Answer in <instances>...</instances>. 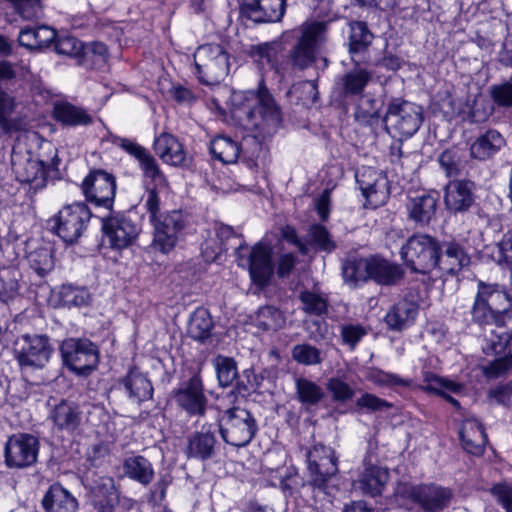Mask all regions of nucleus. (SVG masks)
<instances>
[{"label":"nucleus","mask_w":512,"mask_h":512,"mask_svg":"<svg viewBox=\"0 0 512 512\" xmlns=\"http://www.w3.org/2000/svg\"><path fill=\"white\" fill-rule=\"evenodd\" d=\"M244 101L236 112L246 116L247 124L254 132L252 138L246 139V142L256 141L261 151V143L271 139L280 127V110L265 88H260L257 93H247Z\"/></svg>","instance_id":"f257e3e1"},{"label":"nucleus","mask_w":512,"mask_h":512,"mask_svg":"<svg viewBox=\"0 0 512 512\" xmlns=\"http://www.w3.org/2000/svg\"><path fill=\"white\" fill-rule=\"evenodd\" d=\"M512 299L498 284L479 281L470 310L472 321L480 327L496 325L502 330L506 315L510 316Z\"/></svg>","instance_id":"f03ea898"},{"label":"nucleus","mask_w":512,"mask_h":512,"mask_svg":"<svg viewBox=\"0 0 512 512\" xmlns=\"http://www.w3.org/2000/svg\"><path fill=\"white\" fill-rule=\"evenodd\" d=\"M324 39V25L320 22L304 23L284 34L289 45L286 61L293 69L305 70L316 61L318 49Z\"/></svg>","instance_id":"7ed1b4c3"},{"label":"nucleus","mask_w":512,"mask_h":512,"mask_svg":"<svg viewBox=\"0 0 512 512\" xmlns=\"http://www.w3.org/2000/svg\"><path fill=\"white\" fill-rule=\"evenodd\" d=\"M54 152L50 164L43 158L33 154L20 139L14 144L11 152V169L16 179L21 183L30 184L34 189L43 188L46 184L48 168L58 163L56 150L49 144Z\"/></svg>","instance_id":"20e7f679"},{"label":"nucleus","mask_w":512,"mask_h":512,"mask_svg":"<svg viewBox=\"0 0 512 512\" xmlns=\"http://www.w3.org/2000/svg\"><path fill=\"white\" fill-rule=\"evenodd\" d=\"M441 242L428 234L411 236L400 254L405 264L417 273L437 272Z\"/></svg>","instance_id":"39448f33"},{"label":"nucleus","mask_w":512,"mask_h":512,"mask_svg":"<svg viewBox=\"0 0 512 512\" xmlns=\"http://www.w3.org/2000/svg\"><path fill=\"white\" fill-rule=\"evenodd\" d=\"M217 422V430L222 439L232 446H246L257 432L255 418L244 408L232 407L225 410L218 416Z\"/></svg>","instance_id":"423d86ee"},{"label":"nucleus","mask_w":512,"mask_h":512,"mask_svg":"<svg viewBox=\"0 0 512 512\" xmlns=\"http://www.w3.org/2000/svg\"><path fill=\"white\" fill-rule=\"evenodd\" d=\"M422 106L402 99H393L384 117L386 129L389 133L400 138L412 137L423 122Z\"/></svg>","instance_id":"0eeeda50"},{"label":"nucleus","mask_w":512,"mask_h":512,"mask_svg":"<svg viewBox=\"0 0 512 512\" xmlns=\"http://www.w3.org/2000/svg\"><path fill=\"white\" fill-rule=\"evenodd\" d=\"M196 74L207 85L217 84L229 73L228 53L219 44H205L194 53Z\"/></svg>","instance_id":"6e6552de"},{"label":"nucleus","mask_w":512,"mask_h":512,"mask_svg":"<svg viewBox=\"0 0 512 512\" xmlns=\"http://www.w3.org/2000/svg\"><path fill=\"white\" fill-rule=\"evenodd\" d=\"M53 347L44 335H22L15 343L14 353L22 373L43 369L49 362Z\"/></svg>","instance_id":"1a4fd4ad"},{"label":"nucleus","mask_w":512,"mask_h":512,"mask_svg":"<svg viewBox=\"0 0 512 512\" xmlns=\"http://www.w3.org/2000/svg\"><path fill=\"white\" fill-rule=\"evenodd\" d=\"M60 352L64 365L77 375H89L99 363L98 347L88 339H66Z\"/></svg>","instance_id":"9d476101"},{"label":"nucleus","mask_w":512,"mask_h":512,"mask_svg":"<svg viewBox=\"0 0 512 512\" xmlns=\"http://www.w3.org/2000/svg\"><path fill=\"white\" fill-rule=\"evenodd\" d=\"M307 469L310 485L325 492L327 482L338 472V458L335 451L321 443L315 444L306 452Z\"/></svg>","instance_id":"9b49d317"},{"label":"nucleus","mask_w":512,"mask_h":512,"mask_svg":"<svg viewBox=\"0 0 512 512\" xmlns=\"http://www.w3.org/2000/svg\"><path fill=\"white\" fill-rule=\"evenodd\" d=\"M91 211L84 202L64 206L54 217L56 234L66 243L75 242L87 228Z\"/></svg>","instance_id":"f8f14e48"},{"label":"nucleus","mask_w":512,"mask_h":512,"mask_svg":"<svg viewBox=\"0 0 512 512\" xmlns=\"http://www.w3.org/2000/svg\"><path fill=\"white\" fill-rule=\"evenodd\" d=\"M244 249L243 245L236 249L239 265L248 268L251 279L255 284L265 286L270 281L274 271L272 248L266 243L259 242L251 248L247 256L242 253Z\"/></svg>","instance_id":"ddd939ff"},{"label":"nucleus","mask_w":512,"mask_h":512,"mask_svg":"<svg viewBox=\"0 0 512 512\" xmlns=\"http://www.w3.org/2000/svg\"><path fill=\"white\" fill-rule=\"evenodd\" d=\"M444 202L452 213H462L475 208V224L479 227L489 224V217L475 205L474 184L470 181H451L445 187Z\"/></svg>","instance_id":"4468645a"},{"label":"nucleus","mask_w":512,"mask_h":512,"mask_svg":"<svg viewBox=\"0 0 512 512\" xmlns=\"http://www.w3.org/2000/svg\"><path fill=\"white\" fill-rule=\"evenodd\" d=\"M37 437L28 433L10 436L4 449L5 463L10 468H26L36 463L39 453Z\"/></svg>","instance_id":"2eb2a0df"},{"label":"nucleus","mask_w":512,"mask_h":512,"mask_svg":"<svg viewBox=\"0 0 512 512\" xmlns=\"http://www.w3.org/2000/svg\"><path fill=\"white\" fill-rule=\"evenodd\" d=\"M154 227L153 246L166 254L176 245L179 235L185 227V219L181 211L173 210L150 220Z\"/></svg>","instance_id":"dca6fc26"},{"label":"nucleus","mask_w":512,"mask_h":512,"mask_svg":"<svg viewBox=\"0 0 512 512\" xmlns=\"http://www.w3.org/2000/svg\"><path fill=\"white\" fill-rule=\"evenodd\" d=\"M86 199L97 206L112 208L116 194L115 177L103 170L91 171L82 182Z\"/></svg>","instance_id":"f3484780"},{"label":"nucleus","mask_w":512,"mask_h":512,"mask_svg":"<svg viewBox=\"0 0 512 512\" xmlns=\"http://www.w3.org/2000/svg\"><path fill=\"white\" fill-rule=\"evenodd\" d=\"M102 230L110 247L122 250L133 244L140 228L130 217L117 214L102 219Z\"/></svg>","instance_id":"a211bd4d"},{"label":"nucleus","mask_w":512,"mask_h":512,"mask_svg":"<svg viewBox=\"0 0 512 512\" xmlns=\"http://www.w3.org/2000/svg\"><path fill=\"white\" fill-rule=\"evenodd\" d=\"M355 178L369 206L377 208L387 202L390 191L385 174L371 167H362L357 170Z\"/></svg>","instance_id":"6ab92c4d"},{"label":"nucleus","mask_w":512,"mask_h":512,"mask_svg":"<svg viewBox=\"0 0 512 512\" xmlns=\"http://www.w3.org/2000/svg\"><path fill=\"white\" fill-rule=\"evenodd\" d=\"M287 0H239L242 16L256 22H278L286 10Z\"/></svg>","instance_id":"aec40b11"},{"label":"nucleus","mask_w":512,"mask_h":512,"mask_svg":"<svg viewBox=\"0 0 512 512\" xmlns=\"http://www.w3.org/2000/svg\"><path fill=\"white\" fill-rule=\"evenodd\" d=\"M216 423H204L199 431L187 438V457L205 461L212 458L216 450Z\"/></svg>","instance_id":"412c9836"},{"label":"nucleus","mask_w":512,"mask_h":512,"mask_svg":"<svg viewBox=\"0 0 512 512\" xmlns=\"http://www.w3.org/2000/svg\"><path fill=\"white\" fill-rule=\"evenodd\" d=\"M469 263L470 256L460 242L455 239L441 242L437 269L439 276L455 275Z\"/></svg>","instance_id":"4be33fe9"},{"label":"nucleus","mask_w":512,"mask_h":512,"mask_svg":"<svg viewBox=\"0 0 512 512\" xmlns=\"http://www.w3.org/2000/svg\"><path fill=\"white\" fill-rule=\"evenodd\" d=\"M363 464L364 470L359 479L355 481V488L371 497L381 495L389 480L388 469L375 465L371 455L364 458Z\"/></svg>","instance_id":"5701e85b"},{"label":"nucleus","mask_w":512,"mask_h":512,"mask_svg":"<svg viewBox=\"0 0 512 512\" xmlns=\"http://www.w3.org/2000/svg\"><path fill=\"white\" fill-rule=\"evenodd\" d=\"M178 405L189 415H203L207 398L203 392V384L198 376L191 377L175 394Z\"/></svg>","instance_id":"b1692460"},{"label":"nucleus","mask_w":512,"mask_h":512,"mask_svg":"<svg viewBox=\"0 0 512 512\" xmlns=\"http://www.w3.org/2000/svg\"><path fill=\"white\" fill-rule=\"evenodd\" d=\"M373 78L372 71L359 66L346 71L336 81V90L345 99H354L364 94L365 88Z\"/></svg>","instance_id":"393cba45"},{"label":"nucleus","mask_w":512,"mask_h":512,"mask_svg":"<svg viewBox=\"0 0 512 512\" xmlns=\"http://www.w3.org/2000/svg\"><path fill=\"white\" fill-rule=\"evenodd\" d=\"M154 151L157 156L168 165L175 167L188 165L189 158L183 145L170 133L163 132L155 138Z\"/></svg>","instance_id":"a878e982"},{"label":"nucleus","mask_w":512,"mask_h":512,"mask_svg":"<svg viewBox=\"0 0 512 512\" xmlns=\"http://www.w3.org/2000/svg\"><path fill=\"white\" fill-rule=\"evenodd\" d=\"M369 280L383 286L398 284L404 277L403 268L385 258L369 256Z\"/></svg>","instance_id":"bb28decb"},{"label":"nucleus","mask_w":512,"mask_h":512,"mask_svg":"<svg viewBox=\"0 0 512 512\" xmlns=\"http://www.w3.org/2000/svg\"><path fill=\"white\" fill-rule=\"evenodd\" d=\"M410 493L411 497L427 512L443 510L451 498L449 490L433 485L412 487Z\"/></svg>","instance_id":"cd10ccee"},{"label":"nucleus","mask_w":512,"mask_h":512,"mask_svg":"<svg viewBox=\"0 0 512 512\" xmlns=\"http://www.w3.org/2000/svg\"><path fill=\"white\" fill-rule=\"evenodd\" d=\"M129 399L141 403L149 400L153 395V386L147 375L138 368H131L127 375L120 380Z\"/></svg>","instance_id":"c85d7f7f"},{"label":"nucleus","mask_w":512,"mask_h":512,"mask_svg":"<svg viewBox=\"0 0 512 512\" xmlns=\"http://www.w3.org/2000/svg\"><path fill=\"white\" fill-rule=\"evenodd\" d=\"M46 512H77L78 501L66 488L58 483L49 487L42 499Z\"/></svg>","instance_id":"c756f323"},{"label":"nucleus","mask_w":512,"mask_h":512,"mask_svg":"<svg viewBox=\"0 0 512 512\" xmlns=\"http://www.w3.org/2000/svg\"><path fill=\"white\" fill-rule=\"evenodd\" d=\"M438 199L431 194H422L410 199L407 204L408 215L417 225L428 226L436 216Z\"/></svg>","instance_id":"7c9ffc66"},{"label":"nucleus","mask_w":512,"mask_h":512,"mask_svg":"<svg viewBox=\"0 0 512 512\" xmlns=\"http://www.w3.org/2000/svg\"><path fill=\"white\" fill-rule=\"evenodd\" d=\"M502 135L493 129L481 134L470 146V154L474 159L487 160L497 154L504 146Z\"/></svg>","instance_id":"2f4dec72"},{"label":"nucleus","mask_w":512,"mask_h":512,"mask_svg":"<svg viewBox=\"0 0 512 512\" xmlns=\"http://www.w3.org/2000/svg\"><path fill=\"white\" fill-rule=\"evenodd\" d=\"M418 306L407 299L397 302L386 314L385 322L392 330H403L409 327L415 320Z\"/></svg>","instance_id":"473e14b6"},{"label":"nucleus","mask_w":512,"mask_h":512,"mask_svg":"<svg viewBox=\"0 0 512 512\" xmlns=\"http://www.w3.org/2000/svg\"><path fill=\"white\" fill-rule=\"evenodd\" d=\"M369 257L348 256L342 263L344 282L352 288L369 281Z\"/></svg>","instance_id":"72a5a7b5"},{"label":"nucleus","mask_w":512,"mask_h":512,"mask_svg":"<svg viewBox=\"0 0 512 512\" xmlns=\"http://www.w3.org/2000/svg\"><path fill=\"white\" fill-rule=\"evenodd\" d=\"M119 503H123L127 508H131L134 505V501L132 499L126 497H123L122 499L120 498L113 478H100L94 488L93 504H103L106 505V507H115Z\"/></svg>","instance_id":"f704fd0d"},{"label":"nucleus","mask_w":512,"mask_h":512,"mask_svg":"<svg viewBox=\"0 0 512 512\" xmlns=\"http://www.w3.org/2000/svg\"><path fill=\"white\" fill-rule=\"evenodd\" d=\"M50 418L58 429L73 432L81 423V412L74 403L61 401L52 409Z\"/></svg>","instance_id":"c9c22d12"},{"label":"nucleus","mask_w":512,"mask_h":512,"mask_svg":"<svg viewBox=\"0 0 512 512\" xmlns=\"http://www.w3.org/2000/svg\"><path fill=\"white\" fill-rule=\"evenodd\" d=\"M350 34L348 37L349 53L353 62L357 63L355 56L367 51L371 45L374 34L363 21L349 23Z\"/></svg>","instance_id":"e433bc0d"},{"label":"nucleus","mask_w":512,"mask_h":512,"mask_svg":"<svg viewBox=\"0 0 512 512\" xmlns=\"http://www.w3.org/2000/svg\"><path fill=\"white\" fill-rule=\"evenodd\" d=\"M125 475L138 483L147 486L154 479V468L151 462L142 455L127 457L123 462Z\"/></svg>","instance_id":"4c0bfd02"},{"label":"nucleus","mask_w":512,"mask_h":512,"mask_svg":"<svg viewBox=\"0 0 512 512\" xmlns=\"http://www.w3.org/2000/svg\"><path fill=\"white\" fill-rule=\"evenodd\" d=\"M56 38V31L46 25L27 26L21 29L18 37L19 44L29 49L48 46Z\"/></svg>","instance_id":"58836bf2"},{"label":"nucleus","mask_w":512,"mask_h":512,"mask_svg":"<svg viewBox=\"0 0 512 512\" xmlns=\"http://www.w3.org/2000/svg\"><path fill=\"white\" fill-rule=\"evenodd\" d=\"M295 394L296 399L304 407L318 406L326 397L325 390L306 377L295 378Z\"/></svg>","instance_id":"ea45409f"},{"label":"nucleus","mask_w":512,"mask_h":512,"mask_svg":"<svg viewBox=\"0 0 512 512\" xmlns=\"http://www.w3.org/2000/svg\"><path fill=\"white\" fill-rule=\"evenodd\" d=\"M53 115L58 122L68 126L89 125L92 123V117L86 110L68 102L56 103Z\"/></svg>","instance_id":"a19ab883"},{"label":"nucleus","mask_w":512,"mask_h":512,"mask_svg":"<svg viewBox=\"0 0 512 512\" xmlns=\"http://www.w3.org/2000/svg\"><path fill=\"white\" fill-rule=\"evenodd\" d=\"M464 433L473 434V436H475V439H470L467 434H464V441H461L464 450L474 456L482 455L487 442V435L482 423L477 419L465 420Z\"/></svg>","instance_id":"79ce46f5"},{"label":"nucleus","mask_w":512,"mask_h":512,"mask_svg":"<svg viewBox=\"0 0 512 512\" xmlns=\"http://www.w3.org/2000/svg\"><path fill=\"white\" fill-rule=\"evenodd\" d=\"M57 304L62 307H82L90 302V293L85 287L74 286L72 284L62 285L55 293Z\"/></svg>","instance_id":"37998d69"},{"label":"nucleus","mask_w":512,"mask_h":512,"mask_svg":"<svg viewBox=\"0 0 512 512\" xmlns=\"http://www.w3.org/2000/svg\"><path fill=\"white\" fill-rule=\"evenodd\" d=\"M424 381L426 383V385L423 387L425 390L436 393L437 395L443 397L447 402L456 408L460 407L458 400L449 395V392L460 393L463 389L462 384L448 378H442L435 375H427Z\"/></svg>","instance_id":"c03bdc74"},{"label":"nucleus","mask_w":512,"mask_h":512,"mask_svg":"<svg viewBox=\"0 0 512 512\" xmlns=\"http://www.w3.org/2000/svg\"><path fill=\"white\" fill-rule=\"evenodd\" d=\"M214 323L209 311L198 307L190 316L188 322V334L191 338L204 342L211 336Z\"/></svg>","instance_id":"a18cd8bd"},{"label":"nucleus","mask_w":512,"mask_h":512,"mask_svg":"<svg viewBox=\"0 0 512 512\" xmlns=\"http://www.w3.org/2000/svg\"><path fill=\"white\" fill-rule=\"evenodd\" d=\"M239 143L227 136H217L210 144V152L213 157L223 164L236 163L240 155Z\"/></svg>","instance_id":"49530a36"},{"label":"nucleus","mask_w":512,"mask_h":512,"mask_svg":"<svg viewBox=\"0 0 512 512\" xmlns=\"http://www.w3.org/2000/svg\"><path fill=\"white\" fill-rule=\"evenodd\" d=\"M355 118L364 125H371L380 118L383 102L370 94H362L357 97Z\"/></svg>","instance_id":"de8ad7c7"},{"label":"nucleus","mask_w":512,"mask_h":512,"mask_svg":"<svg viewBox=\"0 0 512 512\" xmlns=\"http://www.w3.org/2000/svg\"><path fill=\"white\" fill-rule=\"evenodd\" d=\"M140 170L142 171V179L144 187L152 186L156 188H166L169 182L161 170L155 157L149 152L139 162Z\"/></svg>","instance_id":"09e8293b"},{"label":"nucleus","mask_w":512,"mask_h":512,"mask_svg":"<svg viewBox=\"0 0 512 512\" xmlns=\"http://www.w3.org/2000/svg\"><path fill=\"white\" fill-rule=\"evenodd\" d=\"M257 327L265 331H277L286 324V317L274 306H262L258 309L255 317Z\"/></svg>","instance_id":"8fccbe9b"},{"label":"nucleus","mask_w":512,"mask_h":512,"mask_svg":"<svg viewBox=\"0 0 512 512\" xmlns=\"http://www.w3.org/2000/svg\"><path fill=\"white\" fill-rule=\"evenodd\" d=\"M307 242L319 251L331 253L337 248L328 229L321 224H313L307 233Z\"/></svg>","instance_id":"3c124183"},{"label":"nucleus","mask_w":512,"mask_h":512,"mask_svg":"<svg viewBox=\"0 0 512 512\" xmlns=\"http://www.w3.org/2000/svg\"><path fill=\"white\" fill-rule=\"evenodd\" d=\"M213 366L220 386L228 387L237 378V364L233 358L218 355L213 360Z\"/></svg>","instance_id":"603ef678"},{"label":"nucleus","mask_w":512,"mask_h":512,"mask_svg":"<svg viewBox=\"0 0 512 512\" xmlns=\"http://www.w3.org/2000/svg\"><path fill=\"white\" fill-rule=\"evenodd\" d=\"M20 273L17 269L8 267L0 270V300L7 302L13 299L19 290Z\"/></svg>","instance_id":"864d4df0"},{"label":"nucleus","mask_w":512,"mask_h":512,"mask_svg":"<svg viewBox=\"0 0 512 512\" xmlns=\"http://www.w3.org/2000/svg\"><path fill=\"white\" fill-rule=\"evenodd\" d=\"M291 356L294 361L304 366L319 365L323 361L321 350L308 343L295 345L291 350Z\"/></svg>","instance_id":"5fc2aeb1"},{"label":"nucleus","mask_w":512,"mask_h":512,"mask_svg":"<svg viewBox=\"0 0 512 512\" xmlns=\"http://www.w3.org/2000/svg\"><path fill=\"white\" fill-rule=\"evenodd\" d=\"M27 260L31 269L40 276L46 275L54 266L52 252L47 247H40L31 251L27 255Z\"/></svg>","instance_id":"6e6d98bb"},{"label":"nucleus","mask_w":512,"mask_h":512,"mask_svg":"<svg viewBox=\"0 0 512 512\" xmlns=\"http://www.w3.org/2000/svg\"><path fill=\"white\" fill-rule=\"evenodd\" d=\"M367 379L379 387L386 388L408 387L411 384L410 380L404 379L398 374L385 372L377 368L369 370Z\"/></svg>","instance_id":"4d7b16f0"},{"label":"nucleus","mask_w":512,"mask_h":512,"mask_svg":"<svg viewBox=\"0 0 512 512\" xmlns=\"http://www.w3.org/2000/svg\"><path fill=\"white\" fill-rule=\"evenodd\" d=\"M509 342L508 335L503 331L491 329L484 335L482 350L486 355H498L502 353Z\"/></svg>","instance_id":"13d9d810"},{"label":"nucleus","mask_w":512,"mask_h":512,"mask_svg":"<svg viewBox=\"0 0 512 512\" xmlns=\"http://www.w3.org/2000/svg\"><path fill=\"white\" fill-rule=\"evenodd\" d=\"M327 390L330 392L333 401L345 403L353 399L354 389L340 377H332L327 381Z\"/></svg>","instance_id":"bf43d9fd"},{"label":"nucleus","mask_w":512,"mask_h":512,"mask_svg":"<svg viewBox=\"0 0 512 512\" xmlns=\"http://www.w3.org/2000/svg\"><path fill=\"white\" fill-rule=\"evenodd\" d=\"M83 50V43L73 36L64 35L57 39L55 38V51L58 54L75 57L81 60Z\"/></svg>","instance_id":"052dcab7"},{"label":"nucleus","mask_w":512,"mask_h":512,"mask_svg":"<svg viewBox=\"0 0 512 512\" xmlns=\"http://www.w3.org/2000/svg\"><path fill=\"white\" fill-rule=\"evenodd\" d=\"M303 304L302 309L308 314L322 315L327 312V301L320 295L310 291H303L299 295Z\"/></svg>","instance_id":"680f3d73"},{"label":"nucleus","mask_w":512,"mask_h":512,"mask_svg":"<svg viewBox=\"0 0 512 512\" xmlns=\"http://www.w3.org/2000/svg\"><path fill=\"white\" fill-rule=\"evenodd\" d=\"M108 59V49L102 42H93L88 46H84L82 59L79 60L80 64H86L88 61L93 62L95 65H102Z\"/></svg>","instance_id":"e2e57ef3"},{"label":"nucleus","mask_w":512,"mask_h":512,"mask_svg":"<svg viewBox=\"0 0 512 512\" xmlns=\"http://www.w3.org/2000/svg\"><path fill=\"white\" fill-rule=\"evenodd\" d=\"M145 192L141 197V201L147 212L149 213V219L154 220L160 214V197L159 190L163 188H156L152 186L144 187Z\"/></svg>","instance_id":"0e129e2a"},{"label":"nucleus","mask_w":512,"mask_h":512,"mask_svg":"<svg viewBox=\"0 0 512 512\" xmlns=\"http://www.w3.org/2000/svg\"><path fill=\"white\" fill-rule=\"evenodd\" d=\"M438 162L448 177L456 176L460 170V156L456 149H446L443 151Z\"/></svg>","instance_id":"69168bd1"},{"label":"nucleus","mask_w":512,"mask_h":512,"mask_svg":"<svg viewBox=\"0 0 512 512\" xmlns=\"http://www.w3.org/2000/svg\"><path fill=\"white\" fill-rule=\"evenodd\" d=\"M366 334L367 330L360 324L343 325L340 332L343 344L351 349H354Z\"/></svg>","instance_id":"338daca9"},{"label":"nucleus","mask_w":512,"mask_h":512,"mask_svg":"<svg viewBox=\"0 0 512 512\" xmlns=\"http://www.w3.org/2000/svg\"><path fill=\"white\" fill-rule=\"evenodd\" d=\"M488 399L491 403L504 407L512 406V382L490 389Z\"/></svg>","instance_id":"774afa93"}]
</instances>
